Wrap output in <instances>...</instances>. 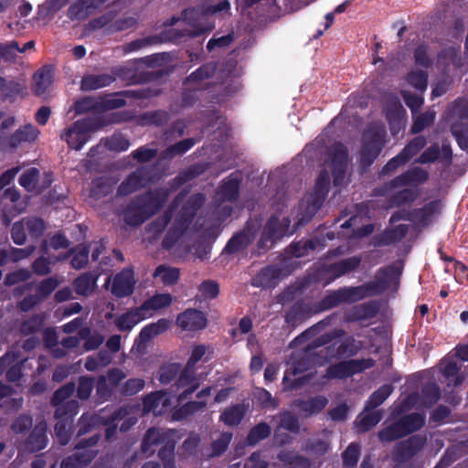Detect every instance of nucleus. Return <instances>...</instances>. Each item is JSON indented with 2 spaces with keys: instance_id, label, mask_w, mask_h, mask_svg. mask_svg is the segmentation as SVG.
I'll list each match as a JSON object with an SVG mask.
<instances>
[{
  "instance_id": "1",
  "label": "nucleus",
  "mask_w": 468,
  "mask_h": 468,
  "mask_svg": "<svg viewBox=\"0 0 468 468\" xmlns=\"http://www.w3.org/2000/svg\"><path fill=\"white\" fill-rule=\"evenodd\" d=\"M170 194L171 189L159 186L135 196L123 208L124 223L133 228L140 227L163 208Z\"/></svg>"
},
{
  "instance_id": "2",
  "label": "nucleus",
  "mask_w": 468,
  "mask_h": 468,
  "mask_svg": "<svg viewBox=\"0 0 468 468\" xmlns=\"http://www.w3.org/2000/svg\"><path fill=\"white\" fill-rule=\"evenodd\" d=\"M205 199V195L202 193L193 194L188 197L162 240V247L165 250H169L174 248L183 237L195 219L197 211L203 206Z\"/></svg>"
},
{
  "instance_id": "3",
  "label": "nucleus",
  "mask_w": 468,
  "mask_h": 468,
  "mask_svg": "<svg viewBox=\"0 0 468 468\" xmlns=\"http://www.w3.org/2000/svg\"><path fill=\"white\" fill-rule=\"evenodd\" d=\"M161 177L162 175L159 173L156 164L138 166L119 185L117 194L119 196H128L157 183Z\"/></svg>"
},
{
  "instance_id": "4",
  "label": "nucleus",
  "mask_w": 468,
  "mask_h": 468,
  "mask_svg": "<svg viewBox=\"0 0 468 468\" xmlns=\"http://www.w3.org/2000/svg\"><path fill=\"white\" fill-rule=\"evenodd\" d=\"M426 443L427 437L421 434L411 435L396 443L391 452V460L394 463L392 468H417L412 459L424 448Z\"/></svg>"
},
{
  "instance_id": "5",
  "label": "nucleus",
  "mask_w": 468,
  "mask_h": 468,
  "mask_svg": "<svg viewBox=\"0 0 468 468\" xmlns=\"http://www.w3.org/2000/svg\"><path fill=\"white\" fill-rule=\"evenodd\" d=\"M429 172L420 167L413 166L398 175L389 181L385 182L381 186L374 189L377 197H386L390 192L401 187L419 186L429 180Z\"/></svg>"
},
{
  "instance_id": "6",
  "label": "nucleus",
  "mask_w": 468,
  "mask_h": 468,
  "mask_svg": "<svg viewBox=\"0 0 468 468\" xmlns=\"http://www.w3.org/2000/svg\"><path fill=\"white\" fill-rule=\"evenodd\" d=\"M80 410V404L77 399H69L66 404L58 407L55 410L54 417L57 422L54 427L56 437L61 445H67L71 437H74L72 431L74 429L73 419Z\"/></svg>"
},
{
  "instance_id": "7",
  "label": "nucleus",
  "mask_w": 468,
  "mask_h": 468,
  "mask_svg": "<svg viewBox=\"0 0 468 468\" xmlns=\"http://www.w3.org/2000/svg\"><path fill=\"white\" fill-rule=\"evenodd\" d=\"M98 130L100 125H96L91 117H87L74 122L60 137L69 148L79 151L90 140L91 133Z\"/></svg>"
},
{
  "instance_id": "8",
  "label": "nucleus",
  "mask_w": 468,
  "mask_h": 468,
  "mask_svg": "<svg viewBox=\"0 0 468 468\" xmlns=\"http://www.w3.org/2000/svg\"><path fill=\"white\" fill-rule=\"evenodd\" d=\"M400 275L401 270L393 264L381 267L378 270L374 281L359 285L361 292L366 294L365 298L380 295L393 282L398 283Z\"/></svg>"
},
{
  "instance_id": "9",
  "label": "nucleus",
  "mask_w": 468,
  "mask_h": 468,
  "mask_svg": "<svg viewBox=\"0 0 468 468\" xmlns=\"http://www.w3.org/2000/svg\"><path fill=\"white\" fill-rule=\"evenodd\" d=\"M290 223L289 218H283L282 220H280L277 216H271L266 221L261 238L257 242L258 254L265 253L277 240L283 238L287 234Z\"/></svg>"
},
{
  "instance_id": "10",
  "label": "nucleus",
  "mask_w": 468,
  "mask_h": 468,
  "mask_svg": "<svg viewBox=\"0 0 468 468\" xmlns=\"http://www.w3.org/2000/svg\"><path fill=\"white\" fill-rule=\"evenodd\" d=\"M375 364L376 361L371 357L340 361L329 366L324 378L327 379H346L372 368Z\"/></svg>"
},
{
  "instance_id": "11",
  "label": "nucleus",
  "mask_w": 468,
  "mask_h": 468,
  "mask_svg": "<svg viewBox=\"0 0 468 468\" xmlns=\"http://www.w3.org/2000/svg\"><path fill=\"white\" fill-rule=\"evenodd\" d=\"M126 378L124 371L118 367L109 368L106 375H101L95 380L94 403L101 405L111 399L115 388Z\"/></svg>"
},
{
  "instance_id": "12",
  "label": "nucleus",
  "mask_w": 468,
  "mask_h": 468,
  "mask_svg": "<svg viewBox=\"0 0 468 468\" xmlns=\"http://www.w3.org/2000/svg\"><path fill=\"white\" fill-rule=\"evenodd\" d=\"M200 35V32H195L190 29H169L162 31L159 35L138 38L126 44L125 51L133 52L147 46H152L164 42H177L185 37H195Z\"/></svg>"
},
{
  "instance_id": "13",
  "label": "nucleus",
  "mask_w": 468,
  "mask_h": 468,
  "mask_svg": "<svg viewBox=\"0 0 468 468\" xmlns=\"http://www.w3.org/2000/svg\"><path fill=\"white\" fill-rule=\"evenodd\" d=\"M385 145L384 134L376 130L365 132L359 154V165L369 168L379 156Z\"/></svg>"
},
{
  "instance_id": "14",
  "label": "nucleus",
  "mask_w": 468,
  "mask_h": 468,
  "mask_svg": "<svg viewBox=\"0 0 468 468\" xmlns=\"http://www.w3.org/2000/svg\"><path fill=\"white\" fill-rule=\"evenodd\" d=\"M361 287L344 286L337 290L328 292L319 302V308L322 311L331 310L341 303H354L365 299L361 292Z\"/></svg>"
},
{
  "instance_id": "15",
  "label": "nucleus",
  "mask_w": 468,
  "mask_h": 468,
  "mask_svg": "<svg viewBox=\"0 0 468 468\" xmlns=\"http://www.w3.org/2000/svg\"><path fill=\"white\" fill-rule=\"evenodd\" d=\"M259 229L260 224L257 221L248 220L244 228L229 239L223 251L235 254L245 250L256 239Z\"/></svg>"
},
{
  "instance_id": "16",
  "label": "nucleus",
  "mask_w": 468,
  "mask_h": 468,
  "mask_svg": "<svg viewBox=\"0 0 468 468\" xmlns=\"http://www.w3.org/2000/svg\"><path fill=\"white\" fill-rule=\"evenodd\" d=\"M328 156L331 161L330 167L334 185L340 186L345 181L347 170V148L342 143H335L328 150Z\"/></svg>"
},
{
  "instance_id": "17",
  "label": "nucleus",
  "mask_w": 468,
  "mask_h": 468,
  "mask_svg": "<svg viewBox=\"0 0 468 468\" xmlns=\"http://www.w3.org/2000/svg\"><path fill=\"white\" fill-rule=\"evenodd\" d=\"M330 190V175L326 169H322L315 180L313 191L306 197L307 210L311 215L315 214L323 206Z\"/></svg>"
},
{
  "instance_id": "18",
  "label": "nucleus",
  "mask_w": 468,
  "mask_h": 468,
  "mask_svg": "<svg viewBox=\"0 0 468 468\" xmlns=\"http://www.w3.org/2000/svg\"><path fill=\"white\" fill-rule=\"evenodd\" d=\"M362 348L361 341L356 340L353 336L346 337L343 340H335L325 346V356L328 361L331 359L349 358L358 354Z\"/></svg>"
},
{
  "instance_id": "19",
  "label": "nucleus",
  "mask_w": 468,
  "mask_h": 468,
  "mask_svg": "<svg viewBox=\"0 0 468 468\" xmlns=\"http://www.w3.org/2000/svg\"><path fill=\"white\" fill-rule=\"evenodd\" d=\"M292 269L287 265H268L253 279L252 285L264 289L275 287L280 280L288 276Z\"/></svg>"
},
{
  "instance_id": "20",
  "label": "nucleus",
  "mask_w": 468,
  "mask_h": 468,
  "mask_svg": "<svg viewBox=\"0 0 468 468\" xmlns=\"http://www.w3.org/2000/svg\"><path fill=\"white\" fill-rule=\"evenodd\" d=\"M48 425L45 420L37 422L27 438L18 446L19 451L37 452L48 445Z\"/></svg>"
},
{
  "instance_id": "21",
  "label": "nucleus",
  "mask_w": 468,
  "mask_h": 468,
  "mask_svg": "<svg viewBox=\"0 0 468 468\" xmlns=\"http://www.w3.org/2000/svg\"><path fill=\"white\" fill-rule=\"evenodd\" d=\"M39 132L38 130L33 126L32 124L28 123L26 124L19 129H17L14 133L11 135L3 138L1 141V144L4 149H16L22 143H32L34 142L38 135Z\"/></svg>"
},
{
  "instance_id": "22",
  "label": "nucleus",
  "mask_w": 468,
  "mask_h": 468,
  "mask_svg": "<svg viewBox=\"0 0 468 468\" xmlns=\"http://www.w3.org/2000/svg\"><path fill=\"white\" fill-rule=\"evenodd\" d=\"M134 285L135 279L133 269H123L113 279L112 293L118 298L130 296L134 291Z\"/></svg>"
},
{
  "instance_id": "23",
  "label": "nucleus",
  "mask_w": 468,
  "mask_h": 468,
  "mask_svg": "<svg viewBox=\"0 0 468 468\" xmlns=\"http://www.w3.org/2000/svg\"><path fill=\"white\" fill-rule=\"evenodd\" d=\"M328 404L326 397L317 395L308 399H297L292 401V407L297 410L303 417L308 418L319 414Z\"/></svg>"
},
{
  "instance_id": "24",
  "label": "nucleus",
  "mask_w": 468,
  "mask_h": 468,
  "mask_svg": "<svg viewBox=\"0 0 468 468\" xmlns=\"http://www.w3.org/2000/svg\"><path fill=\"white\" fill-rule=\"evenodd\" d=\"M176 323L185 331H198L207 326V317L203 312L189 308L178 314Z\"/></svg>"
},
{
  "instance_id": "25",
  "label": "nucleus",
  "mask_w": 468,
  "mask_h": 468,
  "mask_svg": "<svg viewBox=\"0 0 468 468\" xmlns=\"http://www.w3.org/2000/svg\"><path fill=\"white\" fill-rule=\"evenodd\" d=\"M312 315V309L308 303L303 300L296 301L285 312L284 320L285 323L291 327H297Z\"/></svg>"
},
{
  "instance_id": "26",
  "label": "nucleus",
  "mask_w": 468,
  "mask_h": 468,
  "mask_svg": "<svg viewBox=\"0 0 468 468\" xmlns=\"http://www.w3.org/2000/svg\"><path fill=\"white\" fill-rule=\"evenodd\" d=\"M0 95L3 101H14L27 95V87L24 80H6L0 77Z\"/></svg>"
},
{
  "instance_id": "27",
  "label": "nucleus",
  "mask_w": 468,
  "mask_h": 468,
  "mask_svg": "<svg viewBox=\"0 0 468 468\" xmlns=\"http://www.w3.org/2000/svg\"><path fill=\"white\" fill-rule=\"evenodd\" d=\"M241 177L232 173L219 186L218 194L222 201L235 202L239 197Z\"/></svg>"
},
{
  "instance_id": "28",
  "label": "nucleus",
  "mask_w": 468,
  "mask_h": 468,
  "mask_svg": "<svg viewBox=\"0 0 468 468\" xmlns=\"http://www.w3.org/2000/svg\"><path fill=\"white\" fill-rule=\"evenodd\" d=\"M207 169V165L206 164H195L188 166L186 169L181 171L175 178L170 181L171 192L176 190L180 186L198 177Z\"/></svg>"
},
{
  "instance_id": "29",
  "label": "nucleus",
  "mask_w": 468,
  "mask_h": 468,
  "mask_svg": "<svg viewBox=\"0 0 468 468\" xmlns=\"http://www.w3.org/2000/svg\"><path fill=\"white\" fill-rule=\"evenodd\" d=\"M115 81V77L111 74H87L80 80V89L83 91H90L110 86Z\"/></svg>"
},
{
  "instance_id": "30",
  "label": "nucleus",
  "mask_w": 468,
  "mask_h": 468,
  "mask_svg": "<svg viewBox=\"0 0 468 468\" xmlns=\"http://www.w3.org/2000/svg\"><path fill=\"white\" fill-rule=\"evenodd\" d=\"M97 450L77 452L61 461L60 468H83L89 465L97 456Z\"/></svg>"
},
{
  "instance_id": "31",
  "label": "nucleus",
  "mask_w": 468,
  "mask_h": 468,
  "mask_svg": "<svg viewBox=\"0 0 468 468\" xmlns=\"http://www.w3.org/2000/svg\"><path fill=\"white\" fill-rule=\"evenodd\" d=\"M102 418L97 414L83 413L77 423L74 425L72 433L74 438L79 439L88 433H90L97 426L101 423Z\"/></svg>"
},
{
  "instance_id": "32",
  "label": "nucleus",
  "mask_w": 468,
  "mask_h": 468,
  "mask_svg": "<svg viewBox=\"0 0 468 468\" xmlns=\"http://www.w3.org/2000/svg\"><path fill=\"white\" fill-rule=\"evenodd\" d=\"M53 72L50 67L44 66L33 75L32 91L36 96L43 95L52 83Z\"/></svg>"
},
{
  "instance_id": "33",
  "label": "nucleus",
  "mask_w": 468,
  "mask_h": 468,
  "mask_svg": "<svg viewBox=\"0 0 468 468\" xmlns=\"http://www.w3.org/2000/svg\"><path fill=\"white\" fill-rule=\"evenodd\" d=\"M146 318V314H143L140 307L131 309L121 314L114 321L118 330L122 332L131 331L135 324Z\"/></svg>"
},
{
  "instance_id": "34",
  "label": "nucleus",
  "mask_w": 468,
  "mask_h": 468,
  "mask_svg": "<svg viewBox=\"0 0 468 468\" xmlns=\"http://www.w3.org/2000/svg\"><path fill=\"white\" fill-rule=\"evenodd\" d=\"M419 196L417 190L411 187H401V189L392 194L387 203L388 208L400 207L402 206H410L415 202Z\"/></svg>"
},
{
  "instance_id": "35",
  "label": "nucleus",
  "mask_w": 468,
  "mask_h": 468,
  "mask_svg": "<svg viewBox=\"0 0 468 468\" xmlns=\"http://www.w3.org/2000/svg\"><path fill=\"white\" fill-rule=\"evenodd\" d=\"M167 440L168 437L165 432L154 427L150 428L143 438L141 450L144 453L152 454L155 452L154 446L162 445Z\"/></svg>"
},
{
  "instance_id": "36",
  "label": "nucleus",
  "mask_w": 468,
  "mask_h": 468,
  "mask_svg": "<svg viewBox=\"0 0 468 468\" xmlns=\"http://www.w3.org/2000/svg\"><path fill=\"white\" fill-rule=\"evenodd\" d=\"M172 296L169 293L155 294L145 300L139 307L146 318L152 315V312L167 307L172 303Z\"/></svg>"
},
{
  "instance_id": "37",
  "label": "nucleus",
  "mask_w": 468,
  "mask_h": 468,
  "mask_svg": "<svg viewBox=\"0 0 468 468\" xmlns=\"http://www.w3.org/2000/svg\"><path fill=\"white\" fill-rule=\"evenodd\" d=\"M165 392L159 390L152 392L143 399V407L145 412H153L154 414H161L162 408L168 400Z\"/></svg>"
},
{
  "instance_id": "38",
  "label": "nucleus",
  "mask_w": 468,
  "mask_h": 468,
  "mask_svg": "<svg viewBox=\"0 0 468 468\" xmlns=\"http://www.w3.org/2000/svg\"><path fill=\"white\" fill-rule=\"evenodd\" d=\"M207 406V401H188L180 407H176L172 411V419L174 420H184L195 413L200 411Z\"/></svg>"
},
{
  "instance_id": "39",
  "label": "nucleus",
  "mask_w": 468,
  "mask_h": 468,
  "mask_svg": "<svg viewBox=\"0 0 468 468\" xmlns=\"http://www.w3.org/2000/svg\"><path fill=\"white\" fill-rule=\"evenodd\" d=\"M169 119L170 115L168 112L165 110H154L141 113L138 116V122L141 125H154L160 127L167 123Z\"/></svg>"
},
{
  "instance_id": "40",
  "label": "nucleus",
  "mask_w": 468,
  "mask_h": 468,
  "mask_svg": "<svg viewBox=\"0 0 468 468\" xmlns=\"http://www.w3.org/2000/svg\"><path fill=\"white\" fill-rule=\"evenodd\" d=\"M196 144L197 140L195 138H186L179 141L164 150L160 154V159L171 160L177 155H182L189 151Z\"/></svg>"
},
{
  "instance_id": "41",
  "label": "nucleus",
  "mask_w": 468,
  "mask_h": 468,
  "mask_svg": "<svg viewBox=\"0 0 468 468\" xmlns=\"http://www.w3.org/2000/svg\"><path fill=\"white\" fill-rule=\"evenodd\" d=\"M403 428L405 433L410 435L420 431L425 424V414L412 412L398 420Z\"/></svg>"
},
{
  "instance_id": "42",
  "label": "nucleus",
  "mask_w": 468,
  "mask_h": 468,
  "mask_svg": "<svg viewBox=\"0 0 468 468\" xmlns=\"http://www.w3.org/2000/svg\"><path fill=\"white\" fill-rule=\"evenodd\" d=\"M394 387L391 384H385L375 390L366 401L365 411L376 410L380 406L393 392Z\"/></svg>"
},
{
  "instance_id": "43",
  "label": "nucleus",
  "mask_w": 468,
  "mask_h": 468,
  "mask_svg": "<svg viewBox=\"0 0 468 468\" xmlns=\"http://www.w3.org/2000/svg\"><path fill=\"white\" fill-rule=\"evenodd\" d=\"M90 246L86 244H78L69 250V256L71 257L70 264L75 270H80L86 267L89 261Z\"/></svg>"
},
{
  "instance_id": "44",
  "label": "nucleus",
  "mask_w": 468,
  "mask_h": 468,
  "mask_svg": "<svg viewBox=\"0 0 468 468\" xmlns=\"http://www.w3.org/2000/svg\"><path fill=\"white\" fill-rule=\"evenodd\" d=\"M246 409L243 404H235L228 407L219 416V420L228 426L239 425L243 420Z\"/></svg>"
},
{
  "instance_id": "45",
  "label": "nucleus",
  "mask_w": 468,
  "mask_h": 468,
  "mask_svg": "<svg viewBox=\"0 0 468 468\" xmlns=\"http://www.w3.org/2000/svg\"><path fill=\"white\" fill-rule=\"evenodd\" d=\"M382 417L383 412L379 410H364V412L357 417L356 423L360 431L366 432L379 423Z\"/></svg>"
},
{
  "instance_id": "46",
  "label": "nucleus",
  "mask_w": 468,
  "mask_h": 468,
  "mask_svg": "<svg viewBox=\"0 0 468 468\" xmlns=\"http://www.w3.org/2000/svg\"><path fill=\"white\" fill-rule=\"evenodd\" d=\"M96 125H100V129L114 123H122L133 119V114L130 111H121L112 112L106 116L91 117Z\"/></svg>"
},
{
  "instance_id": "47",
  "label": "nucleus",
  "mask_w": 468,
  "mask_h": 468,
  "mask_svg": "<svg viewBox=\"0 0 468 468\" xmlns=\"http://www.w3.org/2000/svg\"><path fill=\"white\" fill-rule=\"evenodd\" d=\"M271 433V426L262 421L253 426L245 438L248 446H255L261 441L267 439Z\"/></svg>"
},
{
  "instance_id": "48",
  "label": "nucleus",
  "mask_w": 468,
  "mask_h": 468,
  "mask_svg": "<svg viewBox=\"0 0 468 468\" xmlns=\"http://www.w3.org/2000/svg\"><path fill=\"white\" fill-rule=\"evenodd\" d=\"M461 366L454 360H449L445 363L442 368V376L448 380V386L458 387L460 386L464 377L460 373Z\"/></svg>"
},
{
  "instance_id": "49",
  "label": "nucleus",
  "mask_w": 468,
  "mask_h": 468,
  "mask_svg": "<svg viewBox=\"0 0 468 468\" xmlns=\"http://www.w3.org/2000/svg\"><path fill=\"white\" fill-rule=\"evenodd\" d=\"M441 399V389L435 382H429L423 385L420 392L421 405L425 408H431Z\"/></svg>"
},
{
  "instance_id": "50",
  "label": "nucleus",
  "mask_w": 468,
  "mask_h": 468,
  "mask_svg": "<svg viewBox=\"0 0 468 468\" xmlns=\"http://www.w3.org/2000/svg\"><path fill=\"white\" fill-rule=\"evenodd\" d=\"M217 70V64L214 62H208L201 65L195 71L190 73L185 80L184 84L193 82L197 83L204 80L211 79Z\"/></svg>"
},
{
  "instance_id": "51",
  "label": "nucleus",
  "mask_w": 468,
  "mask_h": 468,
  "mask_svg": "<svg viewBox=\"0 0 468 468\" xmlns=\"http://www.w3.org/2000/svg\"><path fill=\"white\" fill-rule=\"evenodd\" d=\"M97 277L91 272H84L78 276L73 282L75 292L79 295L87 296L96 283Z\"/></svg>"
},
{
  "instance_id": "52",
  "label": "nucleus",
  "mask_w": 468,
  "mask_h": 468,
  "mask_svg": "<svg viewBox=\"0 0 468 468\" xmlns=\"http://www.w3.org/2000/svg\"><path fill=\"white\" fill-rule=\"evenodd\" d=\"M378 439L382 442H391L406 437L403 428L399 420L394 421L390 425L383 428L378 433Z\"/></svg>"
},
{
  "instance_id": "53",
  "label": "nucleus",
  "mask_w": 468,
  "mask_h": 468,
  "mask_svg": "<svg viewBox=\"0 0 468 468\" xmlns=\"http://www.w3.org/2000/svg\"><path fill=\"white\" fill-rule=\"evenodd\" d=\"M440 202L438 200L431 201L422 207L412 209L413 221L418 220L420 223L427 224L431 218L439 211Z\"/></svg>"
},
{
  "instance_id": "54",
  "label": "nucleus",
  "mask_w": 468,
  "mask_h": 468,
  "mask_svg": "<svg viewBox=\"0 0 468 468\" xmlns=\"http://www.w3.org/2000/svg\"><path fill=\"white\" fill-rule=\"evenodd\" d=\"M162 93L159 88H144L138 90H125L114 92L115 96H122L124 98H133L137 100H145L153 97H157Z\"/></svg>"
},
{
  "instance_id": "55",
  "label": "nucleus",
  "mask_w": 468,
  "mask_h": 468,
  "mask_svg": "<svg viewBox=\"0 0 468 468\" xmlns=\"http://www.w3.org/2000/svg\"><path fill=\"white\" fill-rule=\"evenodd\" d=\"M30 238L34 240L39 239L46 230V222L37 217H27L23 218Z\"/></svg>"
},
{
  "instance_id": "56",
  "label": "nucleus",
  "mask_w": 468,
  "mask_h": 468,
  "mask_svg": "<svg viewBox=\"0 0 468 468\" xmlns=\"http://www.w3.org/2000/svg\"><path fill=\"white\" fill-rule=\"evenodd\" d=\"M427 144L424 135H418L412 138L400 151L401 154L410 162Z\"/></svg>"
},
{
  "instance_id": "57",
  "label": "nucleus",
  "mask_w": 468,
  "mask_h": 468,
  "mask_svg": "<svg viewBox=\"0 0 468 468\" xmlns=\"http://www.w3.org/2000/svg\"><path fill=\"white\" fill-rule=\"evenodd\" d=\"M95 380L96 378L92 376H80L79 378L78 386L75 388L79 399L87 400L90 399L95 387Z\"/></svg>"
},
{
  "instance_id": "58",
  "label": "nucleus",
  "mask_w": 468,
  "mask_h": 468,
  "mask_svg": "<svg viewBox=\"0 0 468 468\" xmlns=\"http://www.w3.org/2000/svg\"><path fill=\"white\" fill-rule=\"evenodd\" d=\"M175 448L176 442L173 440H167L158 451V457L163 462L164 468L175 467Z\"/></svg>"
},
{
  "instance_id": "59",
  "label": "nucleus",
  "mask_w": 468,
  "mask_h": 468,
  "mask_svg": "<svg viewBox=\"0 0 468 468\" xmlns=\"http://www.w3.org/2000/svg\"><path fill=\"white\" fill-rule=\"evenodd\" d=\"M302 450L315 456H324L329 450V442L320 438L308 439Z\"/></svg>"
},
{
  "instance_id": "60",
  "label": "nucleus",
  "mask_w": 468,
  "mask_h": 468,
  "mask_svg": "<svg viewBox=\"0 0 468 468\" xmlns=\"http://www.w3.org/2000/svg\"><path fill=\"white\" fill-rule=\"evenodd\" d=\"M76 388L74 382L70 381L58 388L51 397V404L56 409L61 405L66 404L67 399L71 397Z\"/></svg>"
},
{
  "instance_id": "61",
  "label": "nucleus",
  "mask_w": 468,
  "mask_h": 468,
  "mask_svg": "<svg viewBox=\"0 0 468 468\" xmlns=\"http://www.w3.org/2000/svg\"><path fill=\"white\" fill-rule=\"evenodd\" d=\"M171 220L169 213L163 212V214L147 225V232L156 239L165 230Z\"/></svg>"
},
{
  "instance_id": "62",
  "label": "nucleus",
  "mask_w": 468,
  "mask_h": 468,
  "mask_svg": "<svg viewBox=\"0 0 468 468\" xmlns=\"http://www.w3.org/2000/svg\"><path fill=\"white\" fill-rule=\"evenodd\" d=\"M145 386V381L143 378H133L127 379L122 384H120L118 390L120 395L123 397H131L140 392Z\"/></svg>"
},
{
  "instance_id": "63",
  "label": "nucleus",
  "mask_w": 468,
  "mask_h": 468,
  "mask_svg": "<svg viewBox=\"0 0 468 468\" xmlns=\"http://www.w3.org/2000/svg\"><path fill=\"white\" fill-rule=\"evenodd\" d=\"M154 277H160L165 285H173L179 280V271L176 268L159 265L154 271Z\"/></svg>"
},
{
  "instance_id": "64",
  "label": "nucleus",
  "mask_w": 468,
  "mask_h": 468,
  "mask_svg": "<svg viewBox=\"0 0 468 468\" xmlns=\"http://www.w3.org/2000/svg\"><path fill=\"white\" fill-rule=\"evenodd\" d=\"M180 370L181 365L179 363L163 365L159 369L158 380L161 384L167 385L176 379Z\"/></svg>"
}]
</instances>
